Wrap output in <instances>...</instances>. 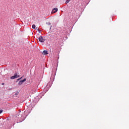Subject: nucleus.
Returning a JSON list of instances; mask_svg holds the SVG:
<instances>
[{"label": "nucleus", "instance_id": "obj_1", "mask_svg": "<svg viewBox=\"0 0 129 129\" xmlns=\"http://www.w3.org/2000/svg\"><path fill=\"white\" fill-rule=\"evenodd\" d=\"M19 77H20V75H19V73H15L14 76L11 77L10 79H16V78H19Z\"/></svg>", "mask_w": 129, "mask_h": 129}, {"label": "nucleus", "instance_id": "obj_2", "mask_svg": "<svg viewBox=\"0 0 129 129\" xmlns=\"http://www.w3.org/2000/svg\"><path fill=\"white\" fill-rule=\"evenodd\" d=\"M38 40L41 43H44V42L46 41V39L45 38H43L42 36H40L38 38Z\"/></svg>", "mask_w": 129, "mask_h": 129}, {"label": "nucleus", "instance_id": "obj_3", "mask_svg": "<svg viewBox=\"0 0 129 129\" xmlns=\"http://www.w3.org/2000/svg\"><path fill=\"white\" fill-rule=\"evenodd\" d=\"M27 80V79L25 78L24 80L20 81L18 83V85H22L23 84V82H25Z\"/></svg>", "mask_w": 129, "mask_h": 129}, {"label": "nucleus", "instance_id": "obj_4", "mask_svg": "<svg viewBox=\"0 0 129 129\" xmlns=\"http://www.w3.org/2000/svg\"><path fill=\"white\" fill-rule=\"evenodd\" d=\"M58 12V8H55L52 10V14H55V13H57Z\"/></svg>", "mask_w": 129, "mask_h": 129}, {"label": "nucleus", "instance_id": "obj_5", "mask_svg": "<svg viewBox=\"0 0 129 129\" xmlns=\"http://www.w3.org/2000/svg\"><path fill=\"white\" fill-rule=\"evenodd\" d=\"M42 54H43V55H48V51L44 50L42 52Z\"/></svg>", "mask_w": 129, "mask_h": 129}, {"label": "nucleus", "instance_id": "obj_6", "mask_svg": "<svg viewBox=\"0 0 129 129\" xmlns=\"http://www.w3.org/2000/svg\"><path fill=\"white\" fill-rule=\"evenodd\" d=\"M32 29H36V25L33 24L32 26Z\"/></svg>", "mask_w": 129, "mask_h": 129}, {"label": "nucleus", "instance_id": "obj_7", "mask_svg": "<svg viewBox=\"0 0 129 129\" xmlns=\"http://www.w3.org/2000/svg\"><path fill=\"white\" fill-rule=\"evenodd\" d=\"M23 77H24V76H23L22 77H21L20 78H19L17 79L18 81L21 80V79H22L23 78Z\"/></svg>", "mask_w": 129, "mask_h": 129}, {"label": "nucleus", "instance_id": "obj_8", "mask_svg": "<svg viewBox=\"0 0 129 129\" xmlns=\"http://www.w3.org/2000/svg\"><path fill=\"white\" fill-rule=\"evenodd\" d=\"M69 2H70V0H68L66 2V4H69Z\"/></svg>", "mask_w": 129, "mask_h": 129}, {"label": "nucleus", "instance_id": "obj_9", "mask_svg": "<svg viewBox=\"0 0 129 129\" xmlns=\"http://www.w3.org/2000/svg\"><path fill=\"white\" fill-rule=\"evenodd\" d=\"M3 112V110H0V114L2 113Z\"/></svg>", "mask_w": 129, "mask_h": 129}, {"label": "nucleus", "instance_id": "obj_10", "mask_svg": "<svg viewBox=\"0 0 129 129\" xmlns=\"http://www.w3.org/2000/svg\"><path fill=\"white\" fill-rule=\"evenodd\" d=\"M5 85V83H2V85Z\"/></svg>", "mask_w": 129, "mask_h": 129}]
</instances>
